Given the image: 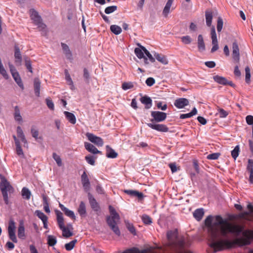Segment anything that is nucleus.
<instances>
[{
    "label": "nucleus",
    "mask_w": 253,
    "mask_h": 253,
    "mask_svg": "<svg viewBox=\"0 0 253 253\" xmlns=\"http://www.w3.org/2000/svg\"><path fill=\"white\" fill-rule=\"evenodd\" d=\"M212 220L213 216L209 215L205 220V224L211 240L210 246L216 251L232 247V243L228 240L216 241L220 236L227 237L228 233L237 238L238 242L245 245L249 244L250 240L253 239V231L245 230L242 225L230 223L220 215L215 216L213 223Z\"/></svg>",
    "instance_id": "obj_1"
},
{
    "label": "nucleus",
    "mask_w": 253,
    "mask_h": 253,
    "mask_svg": "<svg viewBox=\"0 0 253 253\" xmlns=\"http://www.w3.org/2000/svg\"><path fill=\"white\" fill-rule=\"evenodd\" d=\"M109 209L111 216L107 217V224L116 235L120 236L121 232L117 226L118 223L119 222L120 216L112 206H109Z\"/></svg>",
    "instance_id": "obj_2"
},
{
    "label": "nucleus",
    "mask_w": 253,
    "mask_h": 253,
    "mask_svg": "<svg viewBox=\"0 0 253 253\" xmlns=\"http://www.w3.org/2000/svg\"><path fill=\"white\" fill-rule=\"evenodd\" d=\"M0 177L1 179V182L0 183V189L1 190L5 204L8 205L9 203L8 193H13L14 191V188L4 176L0 175Z\"/></svg>",
    "instance_id": "obj_3"
},
{
    "label": "nucleus",
    "mask_w": 253,
    "mask_h": 253,
    "mask_svg": "<svg viewBox=\"0 0 253 253\" xmlns=\"http://www.w3.org/2000/svg\"><path fill=\"white\" fill-rule=\"evenodd\" d=\"M57 216V221L59 228L62 230L63 236L66 238H69L73 235L71 232L68 228L64 226V218L62 213L58 211H55Z\"/></svg>",
    "instance_id": "obj_4"
},
{
    "label": "nucleus",
    "mask_w": 253,
    "mask_h": 253,
    "mask_svg": "<svg viewBox=\"0 0 253 253\" xmlns=\"http://www.w3.org/2000/svg\"><path fill=\"white\" fill-rule=\"evenodd\" d=\"M151 116L152 117L150 120L151 123H159L164 121L167 118V115L163 112L153 111L151 112Z\"/></svg>",
    "instance_id": "obj_5"
},
{
    "label": "nucleus",
    "mask_w": 253,
    "mask_h": 253,
    "mask_svg": "<svg viewBox=\"0 0 253 253\" xmlns=\"http://www.w3.org/2000/svg\"><path fill=\"white\" fill-rule=\"evenodd\" d=\"M9 67L15 82L20 88L24 89V85L19 73L17 71L14 66L10 63L9 64Z\"/></svg>",
    "instance_id": "obj_6"
},
{
    "label": "nucleus",
    "mask_w": 253,
    "mask_h": 253,
    "mask_svg": "<svg viewBox=\"0 0 253 253\" xmlns=\"http://www.w3.org/2000/svg\"><path fill=\"white\" fill-rule=\"evenodd\" d=\"M15 223L13 220H10L8 223V233L9 239L14 243L17 242L15 235Z\"/></svg>",
    "instance_id": "obj_7"
},
{
    "label": "nucleus",
    "mask_w": 253,
    "mask_h": 253,
    "mask_svg": "<svg viewBox=\"0 0 253 253\" xmlns=\"http://www.w3.org/2000/svg\"><path fill=\"white\" fill-rule=\"evenodd\" d=\"M85 135L87 137L88 140L96 145L97 146L101 147L103 145L104 142L101 137L97 136L89 132H87Z\"/></svg>",
    "instance_id": "obj_8"
},
{
    "label": "nucleus",
    "mask_w": 253,
    "mask_h": 253,
    "mask_svg": "<svg viewBox=\"0 0 253 253\" xmlns=\"http://www.w3.org/2000/svg\"><path fill=\"white\" fill-rule=\"evenodd\" d=\"M147 125L153 129L160 132H166L169 131V128L164 124H159L155 123H147Z\"/></svg>",
    "instance_id": "obj_9"
},
{
    "label": "nucleus",
    "mask_w": 253,
    "mask_h": 253,
    "mask_svg": "<svg viewBox=\"0 0 253 253\" xmlns=\"http://www.w3.org/2000/svg\"><path fill=\"white\" fill-rule=\"evenodd\" d=\"M232 58L233 60L239 63L240 61V52L239 46L237 42L235 41L232 44Z\"/></svg>",
    "instance_id": "obj_10"
},
{
    "label": "nucleus",
    "mask_w": 253,
    "mask_h": 253,
    "mask_svg": "<svg viewBox=\"0 0 253 253\" xmlns=\"http://www.w3.org/2000/svg\"><path fill=\"white\" fill-rule=\"evenodd\" d=\"M81 181L84 191L88 192L90 189V182L85 171L81 175Z\"/></svg>",
    "instance_id": "obj_11"
},
{
    "label": "nucleus",
    "mask_w": 253,
    "mask_h": 253,
    "mask_svg": "<svg viewBox=\"0 0 253 253\" xmlns=\"http://www.w3.org/2000/svg\"><path fill=\"white\" fill-rule=\"evenodd\" d=\"M87 197L89 204L92 210L95 211H99L100 210L99 206L92 194L88 192L87 194Z\"/></svg>",
    "instance_id": "obj_12"
},
{
    "label": "nucleus",
    "mask_w": 253,
    "mask_h": 253,
    "mask_svg": "<svg viewBox=\"0 0 253 253\" xmlns=\"http://www.w3.org/2000/svg\"><path fill=\"white\" fill-rule=\"evenodd\" d=\"M188 99L185 98H179L174 102V106L178 109H182L189 104Z\"/></svg>",
    "instance_id": "obj_13"
},
{
    "label": "nucleus",
    "mask_w": 253,
    "mask_h": 253,
    "mask_svg": "<svg viewBox=\"0 0 253 253\" xmlns=\"http://www.w3.org/2000/svg\"><path fill=\"white\" fill-rule=\"evenodd\" d=\"M33 20L40 31H45L46 25L42 23V18L39 15Z\"/></svg>",
    "instance_id": "obj_14"
},
{
    "label": "nucleus",
    "mask_w": 253,
    "mask_h": 253,
    "mask_svg": "<svg viewBox=\"0 0 253 253\" xmlns=\"http://www.w3.org/2000/svg\"><path fill=\"white\" fill-rule=\"evenodd\" d=\"M197 46L200 52H203L206 50V45L202 35H199L198 36Z\"/></svg>",
    "instance_id": "obj_15"
},
{
    "label": "nucleus",
    "mask_w": 253,
    "mask_h": 253,
    "mask_svg": "<svg viewBox=\"0 0 253 253\" xmlns=\"http://www.w3.org/2000/svg\"><path fill=\"white\" fill-rule=\"evenodd\" d=\"M124 192L131 197H137L139 200H141L143 198V194L136 190H125Z\"/></svg>",
    "instance_id": "obj_16"
},
{
    "label": "nucleus",
    "mask_w": 253,
    "mask_h": 253,
    "mask_svg": "<svg viewBox=\"0 0 253 253\" xmlns=\"http://www.w3.org/2000/svg\"><path fill=\"white\" fill-rule=\"evenodd\" d=\"M59 206L61 210L64 212L65 214L69 217L75 219L76 216L75 215L74 212L73 211L69 210L68 208H66L63 205L59 203Z\"/></svg>",
    "instance_id": "obj_17"
},
{
    "label": "nucleus",
    "mask_w": 253,
    "mask_h": 253,
    "mask_svg": "<svg viewBox=\"0 0 253 253\" xmlns=\"http://www.w3.org/2000/svg\"><path fill=\"white\" fill-rule=\"evenodd\" d=\"M140 100L142 104L145 105V108L146 109H149L152 107V100L150 97L145 95L142 97Z\"/></svg>",
    "instance_id": "obj_18"
},
{
    "label": "nucleus",
    "mask_w": 253,
    "mask_h": 253,
    "mask_svg": "<svg viewBox=\"0 0 253 253\" xmlns=\"http://www.w3.org/2000/svg\"><path fill=\"white\" fill-rule=\"evenodd\" d=\"M134 53L136 56L139 58H144V63L145 64H148L149 63L148 62L147 58L144 56V51H143V49L139 46V48L136 47L134 49Z\"/></svg>",
    "instance_id": "obj_19"
},
{
    "label": "nucleus",
    "mask_w": 253,
    "mask_h": 253,
    "mask_svg": "<svg viewBox=\"0 0 253 253\" xmlns=\"http://www.w3.org/2000/svg\"><path fill=\"white\" fill-rule=\"evenodd\" d=\"M85 148L89 152L94 154H101V152L98 150L92 144L88 142L84 143Z\"/></svg>",
    "instance_id": "obj_20"
},
{
    "label": "nucleus",
    "mask_w": 253,
    "mask_h": 253,
    "mask_svg": "<svg viewBox=\"0 0 253 253\" xmlns=\"http://www.w3.org/2000/svg\"><path fill=\"white\" fill-rule=\"evenodd\" d=\"M106 157L109 158H116L117 157L118 154L110 146L107 145L106 146Z\"/></svg>",
    "instance_id": "obj_21"
},
{
    "label": "nucleus",
    "mask_w": 253,
    "mask_h": 253,
    "mask_svg": "<svg viewBox=\"0 0 253 253\" xmlns=\"http://www.w3.org/2000/svg\"><path fill=\"white\" fill-rule=\"evenodd\" d=\"M61 46L62 47V49L64 51V53L66 56V57L70 60H72V54L71 53V51H70L69 46L67 44L64 43H61Z\"/></svg>",
    "instance_id": "obj_22"
},
{
    "label": "nucleus",
    "mask_w": 253,
    "mask_h": 253,
    "mask_svg": "<svg viewBox=\"0 0 253 253\" xmlns=\"http://www.w3.org/2000/svg\"><path fill=\"white\" fill-rule=\"evenodd\" d=\"M78 212L82 217H84L86 215V206L85 203L82 201L80 202L78 208Z\"/></svg>",
    "instance_id": "obj_23"
},
{
    "label": "nucleus",
    "mask_w": 253,
    "mask_h": 253,
    "mask_svg": "<svg viewBox=\"0 0 253 253\" xmlns=\"http://www.w3.org/2000/svg\"><path fill=\"white\" fill-rule=\"evenodd\" d=\"M41 82L39 78H35L34 81V91L36 95L38 97L40 96V88H41Z\"/></svg>",
    "instance_id": "obj_24"
},
{
    "label": "nucleus",
    "mask_w": 253,
    "mask_h": 253,
    "mask_svg": "<svg viewBox=\"0 0 253 253\" xmlns=\"http://www.w3.org/2000/svg\"><path fill=\"white\" fill-rule=\"evenodd\" d=\"M14 49V57L15 58V62L18 64L19 65H21L22 62V56L21 54L20 49L19 47L17 45L15 46Z\"/></svg>",
    "instance_id": "obj_25"
},
{
    "label": "nucleus",
    "mask_w": 253,
    "mask_h": 253,
    "mask_svg": "<svg viewBox=\"0 0 253 253\" xmlns=\"http://www.w3.org/2000/svg\"><path fill=\"white\" fill-rule=\"evenodd\" d=\"M204 214V209H198L196 210L194 212H193V216L195 217V218L198 220L200 221L202 219Z\"/></svg>",
    "instance_id": "obj_26"
},
{
    "label": "nucleus",
    "mask_w": 253,
    "mask_h": 253,
    "mask_svg": "<svg viewBox=\"0 0 253 253\" xmlns=\"http://www.w3.org/2000/svg\"><path fill=\"white\" fill-rule=\"evenodd\" d=\"M154 55L155 58L162 64L167 65L168 63V60L166 56L156 52H155Z\"/></svg>",
    "instance_id": "obj_27"
},
{
    "label": "nucleus",
    "mask_w": 253,
    "mask_h": 253,
    "mask_svg": "<svg viewBox=\"0 0 253 253\" xmlns=\"http://www.w3.org/2000/svg\"><path fill=\"white\" fill-rule=\"evenodd\" d=\"M66 119L72 124H75L76 123V118L75 116L72 113L67 111L64 112Z\"/></svg>",
    "instance_id": "obj_28"
},
{
    "label": "nucleus",
    "mask_w": 253,
    "mask_h": 253,
    "mask_svg": "<svg viewBox=\"0 0 253 253\" xmlns=\"http://www.w3.org/2000/svg\"><path fill=\"white\" fill-rule=\"evenodd\" d=\"M173 0H168L163 9V14L165 17H167L170 12V8L172 4Z\"/></svg>",
    "instance_id": "obj_29"
},
{
    "label": "nucleus",
    "mask_w": 253,
    "mask_h": 253,
    "mask_svg": "<svg viewBox=\"0 0 253 253\" xmlns=\"http://www.w3.org/2000/svg\"><path fill=\"white\" fill-rule=\"evenodd\" d=\"M18 237L20 239H24L25 237V228L23 223L21 222L18 228Z\"/></svg>",
    "instance_id": "obj_30"
},
{
    "label": "nucleus",
    "mask_w": 253,
    "mask_h": 253,
    "mask_svg": "<svg viewBox=\"0 0 253 253\" xmlns=\"http://www.w3.org/2000/svg\"><path fill=\"white\" fill-rule=\"evenodd\" d=\"M206 21L207 25L210 27L211 25L212 19V13L211 11L207 10L205 12Z\"/></svg>",
    "instance_id": "obj_31"
},
{
    "label": "nucleus",
    "mask_w": 253,
    "mask_h": 253,
    "mask_svg": "<svg viewBox=\"0 0 253 253\" xmlns=\"http://www.w3.org/2000/svg\"><path fill=\"white\" fill-rule=\"evenodd\" d=\"M17 133L18 137L21 139V141L25 144L27 143V140L26 139L23 130L21 127L19 126H17Z\"/></svg>",
    "instance_id": "obj_32"
},
{
    "label": "nucleus",
    "mask_w": 253,
    "mask_h": 253,
    "mask_svg": "<svg viewBox=\"0 0 253 253\" xmlns=\"http://www.w3.org/2000/svg\"><path fill=\"white\" fill-rule=\"evenodd\" d=\"M22 196L24 199L27 200L30 199L31 196V191L26 187H23L21 191Z\"/></svg>",
    "instance_id": "obj_33"
},
{
    "label": "nucleus",
    "mask_w": 253,
    "mask_h": 253,
    "mask_svg": "<svg viewBox=\"0 0 253 253\" xmlns=\"http://www.w3.org/2000/svg\"><path fill=\"white\" fill-rule=\"evenodd\" d=\"M137 45L140 46L146 55L148 57L149 60L153 63L155 61V58L153 57L151 54L149 52V51L146 49V48L142 45H141L139 43H138Z\"/></svg>",
    "instance_id": "obj_34"
},
{
    "label": "nucleus",
    "mask_w": 253,
    "mask_h": 253,
    "mask_svg": "<svg viewBox=\"0 0 253 253\" xmlns=\"http://www.w3.org/2000/svg\"><path fill=\"white\" fill-rule=\"evenodd\" d=\"M213 78L214 81H215L217 83L222 85H226V82L227 80L224 77L216 75L214 76Z\"/></svg>",
    "instance_id": "obj_35"
},
{
    "label": "nucleus",
    "mask_w": 253,
    "mask_h": 253,
    "mask_svg": "<svg viewBox=\"0 0 253 253\" xmlns=\"http://www.w3.org/2000/svg\"><path fill=\"white\" fill-rule=\"evenodd\" d=\"M110 30L115 35H119L121 33L122 30V28L116 25H113L110 26Z\"/></svg>",
    "instance_id": "obj_36"
},
{
    "label": "nucleus",
    "mask_w": 253,
    "mask_h": 253,
    "mask_svg": "<svg viewBox=\"0 0 253 253\" xmlns=\"http://www.w3.org/2000/svg\"><path fill=\"white\" fill-rule=\"evenodd\" d=\"M125 223L128 230L133 235H136V230L133 224L128 221H125Z\"/></svg>",
    "instance_id": "obj_37"
},
{
    "label": "nucleus",
    "mask_w": 253,
    "mask_h": 253,
    "mask_svg": "<svg viewBox=\"0 0 253 253\" xmlns=\"http://www.w3.org/2000/svg\"><path fill=\"white\" fill-rule=\"evenodd\" d=\"M57 243L56 238L53 235H48L47 237V243L50 246H54Z\"/></svg>",
    "instance_id": "obj_38"
},
{
    "label": "nucleus",
    "mask_w": 253,
    "mask_h": 253,
    "mask_svg": "<svg viewBox=\"0 0 253 253\" xmlns=\"http://www.w3.org/2000/svg\"><path fill=\"white\" fill-rule=\"evenodd\" d=\"M77 240L75 239L70 242L68 243H67L65 245V248L67 251H71L74 247L75 244L77 243Z\"/></svg>",
    "instance_id": "obj_39"
},
{
    "label": "nucleus",
    "mask_w": 253,
    "mask_h": 253,
    "mask_svg": "<svg viewBox=\"0 0 253 253\" xmlns=\"http://www.w3.org/2000/svg\"><path fill=\"white\" fill-rule=\"evenodd\" d=\"M240 152V147L239 145L235 146L234 149L231 151V156L232 158L235 160L239 156Z\"/></svg>",
    "instance_id": "obj_40"
},
{
    "label": "nucleus",
    "mask_w": 253,
    "mask_h": 253,
    "mask_svg": "<svg viewBox=\"0 0 253 253\" xmlns=\"http://www.w3.org/2000/svg\"><path fill=\"white\" fill-rule=\"evenodd\" d=\"M35 213L36 214L37 216L42 220V222L47 220L48 218L47 216L45 215L44 213H43L41 211L37 210L35 211Z\"/></svg>",
    "instance_id": "obj_41"
},
{
    "label": "nucleus",
    "mask_w": 253,
    "mask_h": 253,
    "mask_svg": "<svg viewBox=\"0 0 253 253\" xmlns=\"http://www.w3.org/2000/svg\"><path fill=\"white\" fill-rule=\"evenodd\" d=\"M219 117L221 118H224L226 117L229 114L228 112L224 110L222 108H218L217 109Z\"/></svg>",
    "instance_id": "obj_42"
},
{
    "label": "nucleus",
    "mask_w": 253,
    "mask_h": 253,
    "mask_svg": "<svg viewBox=\"0 0 253 253\" xmlns=\"http://www.w3.org/2000/svg\"><path fill=\"white\" fill-rule=\"evenodd\" d=\"M141 219L143 223L145 224H150L152 222V218L147 214H143Z\"/></svg>",
    "instance_id": "obj_43"
},
{
    "label": "nucleus",
    "mask_w": 253,
    "mask_h": 253,
    "mask_svg": "<svg viewBox=\"0 0 253 253\" xmlns=\"http://www.w3.org/2000/svg\"><path fill=\"white\" fill-rule=\"evenodd\" d=\"M118 7L116 5H112L107 7L105 9V12L107 14L112 13L117 10Z\"/></svg>",
    "instance_id": "obj_44"
},
{
    "label": "nucleus",
    "mask_w": 253,
    "mask_h": 253,
    "mask_svg": "<svg viewBox=\"0 0 253 253\" xmlns=\"http://www.w3.org/2000/svg\"><path fill=\"white\" fill-rule=\"evenodd\" d=\"M14 117L15 119L17 121H20L22 120V117L20 115V110L18 106H15V108Z\"/></svg>",
    "instance_id": "obj_45"
},
{
    "label": "nucleus",
    "mask_w": 253,
    "mask_h": 253,
    "mask_svg": "<svg viewBox=\"0 0 253 253\" xmlns=\"http://www.w3.org/2000/svg\"><path fill=\"white\" fill-rule=\"evenodd\" d=\"M223 25V20L221 17H219L217 21V30L218 33L220 32L222 29Z\"/></svg>",
    "instance_id": "obj_46"
},
{
    "label": "nucleus",
    "mask_w": 253,
    "mask_h": 253,
    "mask_svg": "<svg viewBox=\"0 0 253 253\" xmlns=\"http://www.w3.org/2000/svg\"><path fill=\"white\" fill-rule=\"evenodd\" d=\"M25 66L29 72L32 73V68L30 59L28 57H24Z\"/></svg>",
    "instance_id": "obj_47"
},
{
    "label": "nucleus",
    "mask_w": 253,
    "mask_h": 253,
    "mask_svg": "<svg viewBox=\"0 0 253 253\" xmlns=\"http://www.w3.org/2000/svg\"><path fill=\"white\" fill-rule=\"evenodd\" d=\"M95 157L91 155H88L85 157V160L86 162L92 166H94L95 165Z\"/></svg>",
    "instance_id": "obj_48"
},
{
    "label": "nucleus",
    "mask_w": 253,
    "mask_h": 253,
    "mask_svg": "<svg viewBox=\"0 0 253 253\" xmlns=\"http://www.w3.org/2000/svg\"><path fill=\"white\" fill-rule=\"evenodd\" d=\"M211 36L212 42L217 41L215 27L212 26L211 30Z\"/></svg>",
    "instance_id": "obj_49"
},
{
    "label": "nucleus",
    "mask_w": 253,
    "mask_h": 253,
    "mask_svg": "<svg viewBox=\"0 0 253 253\" xmlns=\"http://www.w3.org/2000/svg\"><path fill=\"white\" fill-rule=\"evenodd\" d=\"M52 157L53 159L56 161L57 165L59 167H61L62 165V163L60 157L55 153H53L52 154Z\"/></svg>",
    "instance_id": "obj_50"
},
{
    "label": "nucleus",
    "mask_w": 253,
    "mask_h": 253,
    "mask_svg": "<svg viewBox=\"0 0 253 253\" xmlns=\"http://www.w3.org/2000/svg\"><path fill=\"white\" fill-rule=\"evenodd\" d=\"M181 42L185 44H190L192 41L191 38L189 36H183L181 38Z\"/></svg>",
    "instance_id": "obj_51"
},
{
    "label": "nucleus",
    "mask_w": 253,
    "mask_h": 253,
    "mask_svg": "<svg viewBox=\"0 0 253 253\" xmlns=\"http://www.w3.org/2000/svg\"><path fill=\"white\" fill-rule=\"evenodd\" d=\"M133 87V85L131 82L124 83L122 84V87L124 90L130 89Z\"/></svg>",
    "instance_id": "obj_52"
},
{
    "label": "nucleus",
    "mask_w": 253,
    "mask_h": 253,
    "mask_svg": "<svg viewBox=\"0 0 253 253\" xmlns=\"http://www.w3.org/2000/svg\"><path fill=\"white\" fill-rule=\"evenodd\" d=\"M220 155L219 153H214L208 155L207 158L209 160H217Z\"/></svg>",
    "instance_id": "obj_53"
},
{
    "label": "nucleus",
    "mask_w": 253,
    "mask_h": 253,
    "mask_svg": "<svg viewBox=\"0 0 253 253\" xmlns=\"http://www.w3.org/2000/svg\"><path fill=\"white\" fill-rule=\"evenodd\" d=\"M245 72H246V78H245L246 82L247 83H249L250 81L251 74H250V69L248 66H247L245 68Z\"/></svg>",
    "instance_id": "obj_54"
},
{
    "label": "nucleus",
    "mask_w": 253,
    "mask_h": 253,
    "mask_svg": "<svg viewBox=\"0 0 253 253\" xmlns=\"http://www.w3.org/2000/svg\"><path fill=\"white\" fill-rule=\"evenodd\" d=\"M84 78L85 82L87 83H89V79H90V75L89 73L88 72L87 69L86 68H84V75H83Z\"/></svg>",
    "instance_id": "obj_55"
},
{
    "label": "nucleus",
    "mask_w": 253,
    "mask_h": 253,
    "mask_svg": "<svg viewBox=\"0 0 253 253\" xmlns=\"http://www.w3.org/2000/svg\"><path fill=\"white\" fill-rule=\"evenodd\" d=\"M145 83L148 86H151L155 83V80L153 78L149 77L146 79Z\"/></svg>",
    "instance_id": "obj_56"
},
{
    "label": "nucleus",
    "mask_w": 253,
    "mask_h": 253,
    "mask_svg": "<svg viewBox=\"0 0 253 253\" xmlns=\"http://www.w3.org/2000/svg\"><path fill=\"white\" fill-rule=\"evenodd\" d=\"M46 103L47 107L50 110H53L54 109V103L52 101L48 98L46 99Z\"/></svg>",
    "instance_id": "obj_57"
},
{
    "label": "nucleus",
    "mask_w": 253,
    "mask_h": 253,
    "mask_svg": "<svg viewBox=\"0 0 253 253\" xmlns=\"http://www.w3.org/2000/svg\"><path fill=\"white\" fill-rule=\"evenodd\" d=\"M212 47L211 49V53H213L215 51H216V50H217L219 48L218 42L217 41L212 42Z\"/></svg>",
    "instance_id": "obj_58"
},
{
    "label": "nucleus",
    "mask_w": 253,
    "mask_h": 253,
    "mask_svg": "<svg viewBox=\"0 0 253 253\" xmlns=\"http://www.w3.org/2000/svg\"><path fill=\"white\" fill-rule=\"evenodd\" d=\"M30 17L32 20H33L39 15L38 12L37 11H36L34 9H31L30 10Z\"/></svg>",
    "instance_id": "obj_59"
},
{
    "label": "nucleus",
    "mask_w": 253,
    "mask_h": 253,
    "mask_svg": "<svg viewBox=\"0 0 253 253\" xmlns=\"http://www.w3.org/2000/svg\"><path fill=\"white\" fill-rule=\"evenodd\" d=\"M31 132L32 136L35 139H37L39 135V131L37 129H35L34 126L31 128Z\"/></svg>",
    "instance_id": "obj_60"
},
{
    "label": "nucleus",
    "mask_w": 253,
    "mask_h": 253,
    "mask_svg": "<svg viewBox=\"0 0 253 253\" xmlns=\"http://www.w3.org/2000/svg\"><path fill=\"white\" fill-rule=\"evenodd\" d=\"M16 147V152L19 156H23V152L20 146V143L15 145Z\"/></svg>",
    "instance_id": "obj_61"
},
{
    "label": "nucleus",
    "mask_w": 253,
    "mask_h": 253,
    "mask_svg": "<svg viewBox=\"0 0 253 253\" xmlns=\"http://www.w3.org/2000/svg\"><path fill=\"white\" fill-rule=\"evenodd\" d=\"M247 123L249 125L253 126V116L248 115L246 118Z\"/></svg>",
    "instance_id": "obj_62"
},
{
    "label": "nucleus",
    "mask_w": 253,
    "mask_h": 253,
    "mask_svg": "<svg viewBox=\"0 0 253 253\" xmlns=\"http://www.w3.org/2000/svg\"><path fill=\"white\" fill-rule=\"evenodd\" d=\"M247 170L250 171L253 170V160L251 159L248 160V164L247 168Z\"/></svg>",
    "instance_id": "obj_63"
},
{
    "label": "nucleus",
    "mask_w": 253,
    "mask_h": 253,
    "mask_svg": "<svg viewBox=\"0 0 253 253\" xmlns=\"http://www.w3.org/2000/svg\"><path fill=\"white\" fill-rule=\"evenodd\" d=\"M157 107L158 109H161L163 111H165L167 109V105L164 104L163 106H162V102H159L157 104Z\"/></svg>",
    "instance_id": "obj_64"
}]
</instances>
